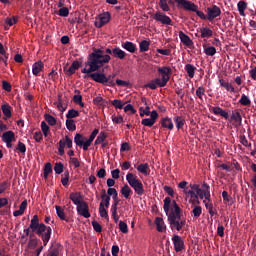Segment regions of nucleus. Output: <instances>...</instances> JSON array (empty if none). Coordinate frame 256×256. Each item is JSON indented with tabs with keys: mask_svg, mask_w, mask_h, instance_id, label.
I'll use <instances>...</instances> for the list:
<instances>
[{
	"mask_svg": "<svg viewBox=\"0 0 256 256\" xmlns=\"http://www.w3.org/2000/svg\"><path fill=\"white\" fill-rule=\"evenodd\" d=\"M111 61V56L105 54L102 49L92 48V53L87 57V61L84 63V68L81 69V73H85L83 79L91 78L95 83H100L101 85H106V87H115V77L116 73L105 75L103 72H97L105 63Z\"/></svg>",
	"mask_w": 256,
	"mask_h": 256,
	"instance_id": "f257e3e1",
	"label": "nucleus"
},
{
	"mask_svg": "<svg viewBox=\"0 0 256 256\" xmlns=\"http://www.w3.org/2000/svg\"><path fill=\"white\" fill-rule=\"evenodd\" d=\"M171 207V197H166L164 199V213L168 217V223L170 226L171 231H182L183 227H185L187 221L181 220V208L179 207V204H177V201H172V207L174 210L169 212V209Z\"/></svg>",
	"mask_w": 256,
	"mask_h": 256,
	"instance_id": "f03ea898",
	"label": "nucleus"
},
{
	"mask_svg": "<svg viewBox=\"0 0 256 256\" xmlns=\"http://www.w3.org/2000/svg\"><path fill=\"white\" fill-rule=\"evenodd\" d=\"M30 229L32 233H35V235L40 237L43 247H47L49 241H51V235H53L51 226H47L45 223H40L39 216L34 215L30 222Z\"/></svg>",
	"mask_w": 256,
	"mask_h": 256,
	"instance_id": "7ed1b4c3",
	"label": "nucleus"
},
{
	"mask_svg": "<svg viewBox=\"0 0 256 256\" xmlns=\"http://www.w3.org/2000/svg\"><path fill=\"white\" fill-rule=\"evenodd\" d=\"M126 181L132 189H134L136 195L139 197H142V195H145V188L143 187V182L137 178V176L133 173H128L126 175Z\"/></svg>",
	"mask_w": 256,
	"mask_h": 256,
	"instance_id": "20e7f679",
	"label": "nucleus"
},
{
	"mask_svg": "<svg viewBox=\"0 0 256 256\" xmlns=\"http://www.w3.org/2000/svg\"><path fill=\"white\" fill-rule=\"evenodd\" d=\"M207 15V21H213L217 19V17H221V8L217 5H213L212 7H208L205 10Z\"/></svg>",
	"mask_w": 256,
	"mask_h": 256,
	"instance_id": "39448f33",
	"label": "nucleus"
},
{
	"mask_svg": "<svg viewBox=\"0 0 256 256\" xmlns=\"http://www.w3.org/2000/svg\"><path fill=\"white\" fill-rule=\"evenodd\" d=\"M153 20L157 21V23H161L162 25H173V20H171V17L167 16L161 11H157L153 15Z\"/></svg>",
	"mask_w": 256,
	"mask_h": 256,
	"instance_id": "423d86ee",
	"label": "nucleus"
},
{
	"mask_svg": "<svg viewBox=\"0 0 256 256\" xmlns=\"http://www.w3.org/2000/svg\"><path fill=\"white\" fill-rule=\"evenodd\" d=\"M178 5H180L184 11H197L199 9V6H197L195 3L189 0H174Z\"/></svg>",
	"mask_w": 256,
	"mask_h": 256,
	"instance_id": "0eeeda50",
	"label": "nucleus"
},
{
	"mask_svg": "<svg viewBox=\"0 0 256 256\" xmlns=\"http://www.w3.org/2000/svg\"><path fill=\"white\" fill-rule=\"evenodd\" d=\"M2 141L6 143V147L8 149H13L12 141H15V132L14 131H6L2 134Z\"/></svg>",
	"mask_w": 256,
	"mask_h": 256,
	"instance_id": "6e6552de",
	"label": "nucleus"
},
{
	"mask_svg": "<svg viewBox=\"0 0 256 256\" xmlns=\"http://www.w3.org/2000/svg\"><path fill=\"white\" fill-rule=\"evenodd\" d=\"M167 82L165 78H155L154 80H151L149 83L145 85V87H148L149 89L155 90L157 87H166Z\"/></svg>",
	"mask_w": 256,
	"mask_h": 256,
	"instance_id": "1a4fd4ad",
	"label": "nucleus"
},
{
	"mask_svg": "<svg viewBox=\"0 0 256 256\" xmlns=\"http://www.w3.org/2000/svg\"><path fill=\"white\" fill-rule=\"evenodd\" d=\"M77 213L85 219H89V217H91V213L89 212V205L87 204V202H82L80 205L77 206Z\"/></svg>",
	"mask_w": 256,
	"mask_h": 256,
	"instance_id": "9d476101",
	"label": "nucleus"
},
{
	"mask_svg": "<svg viewBox=\"0 0 256 256\" xmlns=\"http://www.w3.org/2000/svg\"><path fill=\"white\" fill-rule=\"evenodd\" d=\"M109 21H111V13L104 12V13L100 14L99 21H96L95 25L98 29H101V27H103L104 25H107V23H109Z\"/></svg>",
	"mask_w": 256,
	"mask_h": 256,
	"instance_id": "9b49d317",
	"label": "nucleus"
},
{
	"mask_svg": "<svg viewBox=\"0 0 256 256\" xmlns=\"http://www.w3.org/2000/svg\"><path fill=\"white\" fill-rule=\"evenodd\" d=\"M80 67H83V62L76 60L72 62L69 69H67V67H64V72L68 77H71V75H75V71H77V69H80Z\"/></svg>",
	"mask_w": 256,
	"mask_h": 256,
	"instance_id": "f8f14e48",
	"label": "nucleus"
},
{
	"mask_svg": "<svg viewBox=\"0 0 256 256\" xmlns=\"http://www.w3.org/2000/svg\"><path fill=\"white\" fill-rule=\"evenodd\" d=\"M172 241H173L174 249L176 253H179V251H183V249L185 248V242L183 241V238H181V236L174 235L172 237Z\"/></svg>",
	"mask_w": 256,
	"mask_h": 256,
	"instance_id": "ddd939ff",
	"label": "nucleus"
},
{
	"mask_svg": "<svg viewBox=\"0 0 256 256\" xmlns=\"http://www.w3.org/2000/svg\"><path fill=\"white\" fill-rule=\"evenodd\" d=\"M157 71L161 75V79L165 78L166 83H169V79H171L170 75L173 73V70H171V67H168V66L159 67Z\"/></svg>",
	"mask_w": 256,
	"mask_h": 256,
	"instance_id": "4468645a",
	"label": "nucleus"
},
{
	"mask_svg": "<svg viewBox=\"0 0 256 256\" xmlns=\"http://www.w3.org/2000/svg\"><path fill=\"white\" fill-rule=\"evenodd\" d=\"M230 119L231 121H234L236 127H241L243 123V117L241 116L240 111L235 110L234 112H232Z\"/></svg>",
	"mask_w": 256,
	"mask_h": 256,
	"instance_id": "2eb2a0df",
	"label": "nucleus"
},
{
	"mask_svg": "<svg viewBox=\"0 0 256 256\" xmlns=\"http://www.w3.org/2000/svg\"><path fill=\"white\" fill-rule=\"evenodd\" d=\"M69 199L72 200V203H74V205H81V203H84L85 201H83V196H81V192H72L70 193Z\"/></svg>",
	"mask_w": 256,
	"mask_h": 256,
	"instance_id": "dca6fc26",
	"label": "nucleus"
},
{
	"mask_svg": "<svg viewBox=\"0 0 256 256\" xmlns=\"http://www.w3.org/2000/svg\"><path fill=\"white\" fill-rule=\"evenodd\" d=\"M97 135H99V129L96 128L90 134L89 139H87L85 141L84 151H88L89 150V147H91V143H93V141H95V137H97Z\"/></svg>",
	"mask_w": 256,
	"mask_h": 256,
	"instance_id": "f3484780",
	"label": "nucleus"
},
{
	"mask_svg": "<svg viewBox=\"0 0 256 256\" xmlns=\"http://www.w3.org/2000/svg\"><path fill=\"white\" fill-rule=\"evenodd\" d=\"M179 39L186 47H191V45H193V40H191L189 35L185 34L183 31L179 32Z\"/></svg>",
	"mask_w": 256,
	"mask_h": 256,
	"instance_id": "a211bd4d",
	"label": "nucleus"
},
{
	"mask_svg": "<svg viewBox=\"0 0 256 256\" xmlns=\"http://www.w3.org/2000/svg\"><path fill=\"white\" fill-rule=\"evenodd\" d=\"M155 225L158 233H164V231H167V226L165 225V221H163V218L156 217Z\"/></svg>",
	"mask_w": 256,
	"mask_h": 256,
	"instance_id": "6ab92c4d",
	"label": "nucleus"
},
{
	"mask_svg": "<svg viewBox=\"0 0 256 256\" xmlns=\"http://www.w3.org/2000/svg\"><path fill=\"white\" fill-rule=\"evenodd\" d=\"M161 126L164 129H169V131H173V128L175 127L173 125V120H171V118H162L160 121Z\"/></svg>",
	"mask_w": 256,
	"mask_h": 256,
	"instance_id": "aec40b11",
	"label": "nucleus"
},
{
	"mask_svg": "<svg viewBox=\"0 0 256 256\" xmlns=\"http://www.w3.org/2000/svg\"><path fill=\"white\" fill-rule=\"evenodd\" d=\"M122 47L125 51H128V53H135V51H137V45L131 41L122 43Z\"/></svg>",
	"mask_w": 256,
	"mask_h": 256,
	"instance_id": "412c9836",
	"label": "nucleus"
},
{
	"mask_svg": "<svg viewBox=\"0 0 256 256\" xmlns=\"http://www.w3.org/2000/svg\"><path fill=\"white\" fill-rule=\"evenodd\" d=\"M85 137L82 136V134L77 133L74 137V143L77 145V147H82L83 151H85Z\"/></svg>",
	"mask_w": 256,
	"mask_h": 256,
	"instance_id": "4be33fe9",
	"label": "nucleus"
},
{
	"mask_svg": "<svg viewBox=\"0 0 256 256\" xmlns=\"http://www.w3.org/2000/svg\"><path fill=\"white\" fill-rule=\"evenodd\" d=\"M212 113H214V115H220V117H224V119H229V112L223 110L219 106L213 107Z\"/></svg>",
	"mask_w": 256,
	"mask_h": 256,
	"instance_id": "5701e85b",
	"label": "nucleus"
},
{
	"mask_svg": "<svg viewBox=\"0 0 256 256\" xmlns=\"http://www.w3.org/2000/svg\"><path fill=\"white\" fill-rule=\"evenodd\" d=\"M126 56H127V53H125V51H123L121 48L119 47L113 48L112 57H115V59L123 60L125 59Z\"/></svg>",
	"mask_w": 256,
	"mask_h": 256,
	"instance_id": "b1692460",
	"label": "nucleus"
},
{
	"mask_svg": "<svg viewBox=\"0 0 256 256\" xmlns=\"http://www.w3.org/2000/svg\"><path fill=\"white\" fill-rule=\"evenodd\" d=\"M55 209L57 217H59L61 221H66V223H69V218H67V215H65V210H63L61 206H55Z\"/></svg>",
	"mask_w": 256,
	"mask_h": 256,
	"instance_id": "393cba45",
	"label": "nucleus"
},
{
	"mask_svg": "<svg viewBox=\"0 0 256 256\" xmlns=\"http://www.w3.org/2000/svg\"><path fill=\"white\" fill-rule=\"evenodd\" d=\"M219 83H220V87H223L229 93H235V87H233L231 83L225 81L224 79H219Z\"/></svg>",
	"mask_w": 256,
	"mask_h": 256,
	"instance_id": "a878e982",
	"label": "nucleus"
},
{
	"mask_svg": "<svg viewBox=\"0 0 256 256\" xmlns=\"http://www.w3.org/2000/svg\"><path fill=\"white\" fill-rule=\"evenodd\" d=\"M200 33H201V39H209V37H213V30H211L208 27H202L200 28Z\"/></svg>",
	"mask_w": 256,
	"mask_h": 256,
	"instance_id": "bb28decb",
	"label": "nucleus"
},
{
	"mask_svg": "<svg viewBox=\"0 0 256 256\" xmlns=\"http://www.w3.org/2000/svg\"><path fill=\"white\" fill-rule=\"evenodd\" d=\"M1 109H2V113L4 115V119L7 120V119H11V105L9 104H4L1 106Z\"/></svg>",
	"mask_w": 256,
	"mask_h": 256,
	"instance_id": "cd10ccee",
	"label": "nucleus"
},
{
	"mask_svg": "<svg viewBox=\"0 0 256 256\" xmlns=\"http://www.w3.org/2000/svg\"><path fill=\"white\" fill-rule=\"evenodd\" d=\"M43 68H44L43 62L38 61V62L34 63L32 65V73H33V75H39V73H41V71H43Z\"/></svg>",
	"mask_w": 256,
	"mask_h": 256,
	"instance_id": "c85d7f7f",
	"label": "nucleus"
},
{
	"mask_svg": "<svg viewBox=\"0 0 256 256\" xmlns=\"http://www.w3.org/2000/svg\"><path fill=\"white\" fill-rule=\"evenodd\" d=\"M131 192V187H129V185L127 184H125L120 190V193L124 197V199H129V197H131Z\"/></svg>",
	"mask_w": 256,
	"mask_h": 256,
	"instance_id": "c756f323",
	"label": "nucleus"
},
{
	"mask_svg": "<svg viewBox=\"0 0 256 256\" xmlns=\"http://www.w3.org/2000/svg\"><path fill=\"white\" fill-rule=\"evenodd\" d=\"M57 109L61 111V113H65L67 111V105H63V100L61 94H58V101L54 103Z\"/></svg>",
	"mask_w": 256,
	"mask_h": 256,
	"instance_id": "7c9ffc66",
	"label": "nucleus"
},
{
	"mask_svg": "<svg viewBox=\"0 0 256 256\" xmlns=\"http://www.w3.org/2000/svg\"><path fill=\"white\" fill-rule=\"evenodd\" d=\"M101 199L104 202L103 205L106 207V209H109V205L111 203V197L107 196V192L105 190H102L101 192Z\"/></svg>",
	"mask_w": 256,
	"mask_h": 256,
	"instance_id": "2f4dec72",
	"label": "nucleus"
},
{
	"mask_svg": "<svg viewBox=\"0 0 256 256\" xmlns=\"http://www.w3.org/2000/svg\"><path fill=\"white\" fill-rule=\"evenodd\" d=\"M33 233L30 234V239L28 241L29 249H37V245H39V239L33 238Z\"/></svg>",
	"mask_w": 256,
	"mask_h": 256,
	"instance_id": "473e14b6",
	"label": "nucleus"
},
{
	"mask_svg": "<svg viewBox=\"0 0 256 256\" xmlns=\"http://www.w3.org/2000/svg\"><path fill=\"white\" fill-rule=\"evenodd\" d=\"M174 122L176 125V129H183V127H185V120L181 116H175Z\"/></svg>",
	"mask_w": 256,
	"mask_h": 256,
	"instance_id": "72a5a7b5",
	"label": "nucleus"
},
{
	"mask_svg": "<svg viewBox=\"0 0 256 256\" xmlns=\"http://www.w3.org/2000/svg\"><path fill=\"white\" fill-rule=\"evenodd\" d=\"M149 45H151V42H149L148 40H142L139 43L140 53H145L149 51Z\"/></svg>",
	"mask_w": 256,
	"mask_h": 256,
	"instance_id": "f704fd0d",
	"label": "nucleus"
},
{
	"mask_svg": "<svg viewBox=\"0 0 256 256\" xmlns=\"http://www.w3.org/2000/svg\"><path fill=\"white\" fill-rule=\"evenodd\" d=\"M137 171L142 175H149V164L144 163L137 166Z\"/></svg>",
	"mask_w": 256,
	"mask_h": 256,
	"instance_id": "c9c22d12",
	"label": "nucleus"
},
{
	"mask_svg": "<svg viewBox=\"0 0 256 256\" xmlns=\"http://www.w3.org/2000/svg\"><path fill=\"white\" fill-rule=\"evenodd\" d=\"M99 215L103 219H109V214L107 212V209H105V204H103V202H101L99 205Z\"/></svg>",
	"mask_w": 256,
	"mask_h": 256,
	"instance_id": "e433bc0d",
	"label": "nucleus"
},
{
	"mask_svg": "<svg viewBox=\"0 0 256 256\" xmlns=\"http://www.w3.org/2000/svg\"><path fill=\"white\" fill-rule=\"evenodd\" d=\"M239 14L242 17H245V9H247V2L245 1H239L237 4Z\"/></svg>",
	"mask_w": 256,
	"mask_h": 256,
	"instance_id": "4c0bfd02",
	"label": "nucleus"
},
{
	"mask_svg": "<svg viewBox=\"0 0 256 256\" xmlns=\"http://www.w3.org/2000/svg\"><path fill=\"white\" fill-rule=\"evenodd\" d=\"M195 67L193 66V64H186L185 65V71L188 73V77H190V79H193V77H195Z\"/></svg>",
	"mask_w": 256,
	"mask_h": 256,
	"instance_id": "58836bf2",
	"label": "nucleus"
},
{
	"mask_svg": "<svg viewBox=\"0 0 256 256\" xmlns=\"http://www.w3.org/2000/svg\"><path fill=\"white\" fill-rule=\"evenodd\" d=\"M44 119L51 127H55V125H57V119H55L51 114H45Z\"/></svg>",
	"mask_w": 256,
	"mask_h": 256,
	"instance_id": "ea45409f",
	"label": "nucleus"
},
{
	"mask_svg": "<svg viewBox=\"0 0 256 256\" xmlns=\"http://www.w3.org/2000/svg\"><path fill=\"white\" fill-rule=\"evenodd\" d=\"M66 129H68V131H76L77 125H75V120L67 118Z\"/></svg>",
	"mask_w": 256,
	"mask_h": 256,
	"instance_id": "a19ab883",
	"label": "nucleus"
},
{
	"mask_svg": "<svg viewBox=\"0 0 256 256\" xmlns=\"http://www.w3.org/2000/svg\"><path fill=\"white\" fill-rule=\"evenodd\" d=\"M105 139H107V134L105 132H100L94 142V145H101V143L105 142Z\"/></svg>",
	"mask_w": 256,
	"mask_h": 256,
	"instance_id": "79ce46f5",
	"label": "nucleus"
},
{
	"mask_svg": "<svg viewBox=\"0 0 256 256\" xmlns=\"http://www.w3.org/2000/svg\"><path fill=\"white\" fill-rule=\"evenodd\" d=\"M50 173H53V166L48 162L44 167V179H48Z\"/></svg>",
	"mask_w": 256,
	"mask_h": 256,
	"instance_id": "37998d69",
	"label": "nucleus"
},
{
	"mask_svg": "<svg viewBox=\"0 0 256 256\" xmlns=\"http://www.w3.org/2000/svg\"><path fill=\"white\" fill-rule=\"evenodd\" d=\"M41 130L44 137H49L50 129H49V125H47V122L45 121L41 122Z\"/></svg>",
	"mask_w": 256,
	"mask_h": 256,
	"instance_id": "c03bdc74",
	"label": "nucleus"
},
{
	"mask_svg": "<svg viewBox=\"0 0 256 256\" xmlns=\"http://www.w3.org/2000/svg\"><path fill=\"white\" fill-rule=\"evenodd\" d=\"M205 55H208V57H213L215 53H217V49L214 46H209L204 49Z\"/></svg>",
	"mask_w": 256,
	"mask_h": 256,
	"instance_id": "a18cd8bd",
	"label": "nucleus"
},
{
	"mask_svg": "<svg viewBox=\"0 0 256 256\" xmlns=\"http://www.w3.org/2000/svg\"><path fill=\"white\" fill-rule=\"evenodd\" d=\"M240 105H244L245 107L251 105V99L247 97V95L243 94L239 100Z\"/></svg>",
	"mask_w": 256,
	"mask_h": 256,
	"instance_id": "49530a36",
	"label": "nucleus"
},
{
	"mask_svg": "<svg viewBox=\"0 0 256 256\" xmlns=\"http://www.w3.org/2000/svg\"><path fill=\"white\" fill-rule=\"evenodd\" d=\"M159 7L162 9L164 12L171 11V8H169V4L167 3V0H160L159 1Z\"/></svg>",
	"mask_w": 256,
	"mask_h": 256,
	"instance_id": "de8ad7c7",
	"label": "nucleus"
},
{
	"mask_svg": "<svg viewBox=\"0 0 256 256\" xmlns=\"http://www.w3.org/2000/svg\"><path fill=\"white\" fill-rule=\"evenodd\" d=\"M92 227L96 233H103V226L97 222V220H93L92 222Z\"/></svg>",
	"mask_w": 256,
	"mask_h": 256,
	"instance_id": "09e8293b",
	"label": "nucleus"
},
{
	"mask_svg": "<svg viewBox=\"0 0 256 256\" xmlns=\"http://www.w3.org/2000/svg\"><path fill=\"white\" fill-rule=\"evenodd\" d=\"M75 117H79V111L75 109H70L66 115L67 119H75Z\"/></svg>",
	"mask_w": 256,
	"mask_h": 256,
	"instance_id": "8fccbe9b",
	"label": "nucleus"
},
{
	"mask_svg": "<svg viewBox=\"0 0 256 256\" xmlns=\"http://www.w3.org/2000/svg\"><path fill=\"white\" fill-rule=\"evenodd\" d=\"M63 169H64V166H63V163H61V162H57L54 165V171H55L56 175H61V173H63Z\"/></svg>",
	"mask_w": 256,
	"mask_h": 256,
	"instance_id": "3c124183",
	"label": "nucleus"
},
{
	"mask_svg": "<svg viewBox=\"0 0 256 256\" xmlns=\"http://www.w3.org/2000/svg\"><path fill=\"white\" fill-rule=\"evenodd\" d=\"M201 213H203V208H201V206H195L192 210V214L194 217H196V219L201 217Z\"/></svg>",
	"mask_w": 256,
	"mask_h": 256,
	"instance_id": "603ef678",
	"label": "nucleus"
},
{
	"mask_svg": "<svg viewBox=\"0 0 256 256\" xmlns=\"http://www.w3.org/2000/svg\"><path fill=\"white\" fill-rule=\"evenodd\" d=\"M69 163L70 165H73L74 169H79V167H81V162L78 158L70 157Z\"/></svg>",
	"mask_w": 256,
	"mask_h": 256,
	"instance_id": "864d4df0",
	"label": "nucleus"
},
{
	"mask_svg": "<svg viewBox=\"0 0 256 256\" xmlns=\"http://www.w3.org/2000/svg\"><path fill=\"white\" fill-rule=\"evenodd\" d=\"M141 124L144 125V127H153L155 122L151 118H144Z\"/></svg>",
	"mask_w": 256,
	"mask_h": 256,
	"instance_id": "5fc2aeb1",
	"label": "nucleus"
},
{
	"mask_svg": "<svg viewBox=\"0 0 256 256\" xmlns=\"http://www.w3.org/2000/svg\"><path fill=\"white\" fill-rule=\"evenodd\" d=\"M124 111L125 113H129L130 115H135L137 113V110H135V108L133 107L132 104H128L124 107Z\"/></svg>",
	"mask_w": 256,
	"mask_h": 256,
	"instance_id": "6e6d98bb",
	"label": "nucleus"
},
{
	"mask_svg": "<svg viewBox=\"0 0 256 256\" xmlns=\"http://www.w3.org/2000/svg\"><path fill=\"white\" fill-rule=\"evenodd\" d=\"M112 105L115 107V109H123V107H125V104H123V102L119 99L113 100Z\"/></svg>",
	"mask_w": 256,
	"mask_h": 256,
	"instance_id": "4d7b16f0",
	"label": "nucleus"
},
{
	"mask_svg": "<svg viewBox=\"0 0 256 256\" xmlns=\"http://www.w3.org/2000/svg\"><path fill=\"white\" fill-rule=\"evenodd\" d=\"M58 15L60 17H69V8L67 7H62L58 11Z\"/></svg>",
	"mask_w": 256,
	"mask_h": 256,
	"instance_id": "13d9d810",
	"label": "nucleus"
},
{
	"mask_svg": "<svg viewBox=\"0 0 256 256\" xmlns=\"http://www.w3.org/2000/svg\"><path fill=\"white\" fill-rule=\"evenodd\" d=\"M59 148H58V153L60 156H63L65 155V141L63 140H60L59 143Z\"/></svg>",
	"mask_w": 256,
	"mask_h": 256,
	"instance_id": "bf43d9fd",
	"label": "nucleus"
},
{
	"mask_svg": "<svg viewBox=\"0 0 256 256\" xmlns=\"http://www.w3.org/2000/svg\"><path fill=\"white\" fill-rule=\"evenodd\" d=\"M119 229L121 231V233H129V228L127 226V223L120 221L119 222Z\"/></svg>",
	"mask_w": 256,
	"mask_h": 256,
	"instance_id": "052dcab7",
	"label": "nucleus"
},
{
	"mask_svg": "<svg viewBox=\"0 0 256 256\" xmlns=\"http://www.w3.org/2000/svg\"><path fill=\"white\" fill-rule=\"evenodd\" d=\"M17 151H19L20 153L25 154L27 152V146H25V143L19 141L18 142V146H17Z\"/></svg>",
	"mask_w": 256,
	"mask_h": 256,
	"instance_id": "680f3d73",
	"label": "nucleus"
},
{
	"mask_svg": "<svg viewBox=\"0 0 256 256\" xmlns=\"http://www.w3.org/2000/svg\"><path fill=\"white\" fill-rule=\"evenodd\" d=\"M203 95H205V87L200 86V87H198L197 90H196V96H197L198 98H200L201 100H203Z\"/></svg>",
	"mask_w": 256,
	"mask_h": 256,
	"instance_id": "e2e57ef3",
	"label": "nucleus"
},
{
	"mask_svg": "<svg viewBox=\"0 0 256 256\" xmlns=\"http://www.w3.org/2000/svg\"><path fill=\"white\" fill-rule=\"evenodd\" d=\"M9 186H10L9 182H7V181L2 182L0 184V195L5 193V191H7V189H9Z\"/></svg>",
	"mask_w": 256,
	"mask_h": 256,
	"instance_id": "0e129e2a",
	"label": "nucleus"
},
{
	"mask_svg": "<svg viewBox=\"0 0 256 256\" xmlns=\"http://www.w3.org/2000/svg\"><path fill=\"white\" fill-rule=\"evenodd\" d=\"M240 143L244 147H251V143H249V141L247 140V137L245 135L240 136Z\"/></svg>",
	"mask_w": 256,
	"mask_h": 256,
	"instance_id": "69168bd1",
	"label": "nucleus"
},
{
	"mask_svg": "<svg viewBox=\"0 0 256 256\" xmlns=\"http://www.w3.org/2000/svg\"><path fill=\"white\" fill-rule=\"evenodd\" d=\"M2 88L4 89V91L11 93V89H12L11 83L7 82V80L2 81Z\"/></svg>",
	"mask_w": 256,
	"mask_h": 256,
	"instance_id": "338daca9",
	"label": "nucleus"
},
{
	"mask_svg": "<svg viewBox=\"0 0 256 256\" xmlns=\"http://www.w3.org/2000/svg\"><path fill=\"white\" fill-rule=\"evenodd\" d=\"M251 169L255 173L254 177L251 179V183L253 187L256 189V164H252Z\"/></svg>",
	"mask_w": 256,
	"mask_h": 256,
	"instance_id": "774afa93",
	"label": "nucleus"
}]
</instances>
